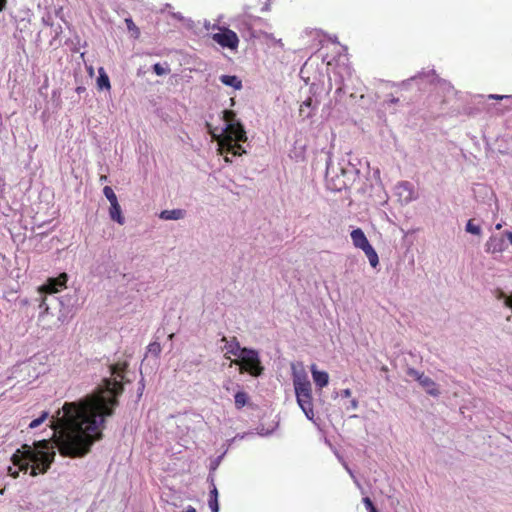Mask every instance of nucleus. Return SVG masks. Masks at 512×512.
<instances>
[{"mask_svg":"<svg viewBox=\"0 0 512 512\" xmlns=\"http://www.w3.org/2000/svg\"><path fill=\"white\" fill-rule=\"evenodd\" d=\"M273 432V429L272 430H269V429H265L263 425L257 427V433L261 436H268V435H271Z\"/></svg>","mask_w":512,"mask_h":512,"instance_id":"33","label":"nucleus"},{"mask_svg":"<svg viewBox=\"0 0 512 512\" xmlns=\"http://www.w3.org/2000/svg\"><path fill=\"white\" fill-rule=\"evenodd\" d=\"M103 193H104L105 197L108 199V201L110 202V204L118 201L115 192L113 191V189L110 186H105L103 188Z\"/></svg>","mask_w":512,"mask_h":512,"instance_id":"27","label":"nucleus"},{"mask_svg":"<svg viewBox=\"0 0 512 512\" xmlns=\"http://www.w3.org/2000/svg\"><path fill=\"white\" fill-rule=\"evenodd\" d=\"M225 344V350L227 354H232L234 356H239L243 347L240 346L239 342L235 337H233L230 341H227L225 337H223Z\"/></svg>","mask_w":512,"mask_h":512,"instance_id":"16","label":"nucleus"},{"mask_svg":"<svg viewBox=\"0 0 512 512\" xmlns=\"http://www.w3.org/2000/svg\"><path fill=\"white\" fill-rule=\"evenodd\" d=\"M238 358L244 363L245 369L250 375L257 377L263 373V367L257 350L243 347Z\"/></svg>","mask_w":512,"mask_h":512,"instance_id":"6","label":"nucleus"},{"mask_svg":"<svg viewBox=\"0 0 512 512\" xmlns=\"http://www.w3.org/2000/svg\"><path fill=\"white\" fill-rule=\"evenodd\" d=\"M363 503L368 512H379L378 509L375 507L373 501L369 497H364Z\"/></svg>","mask_w":512,"mask_h":512,"instance_id":"30","label":"nucleus"},{"mask_svg":"<svg viewBox=\"0 0 512 512\" xmlns=\"http://www.w3.org/2000/svg\"><path fill=\"white\" fill-rule=\"evenodd\" d=\"M466 231L474 234V235H480L481 234V228L479 225H476L473 221V219H470L466 224Z\"/></svg>","mask_w":512,"mask_h":512,"instance_id":"26","label":"nucleus"},{"mask_svg":"<svg viewBox=\"0 0 512 512\" xmlns=\"http://www.w3.org/2000/svg\"><path fill=\"white\" fill-rule=\"evenodd\" d=\"M183 512H196V509L193 506L189 505L185 508V510H183Z\"/></svg>","mask_w":512,"mask_h":512,"instance_id":"40","label":"nucleus"},{"mask_svg":"<svg viewBox=\"0 0 512 512\" xmlns=\"http://www.w3.org/2000/svg\"><path fill=\"white\" fill-rule=\"evenodd\" d=\"M208 505L211 509V512H219L218 498H209Z\"/></svg>","mask_w":512,"mask_h":512,"instance_id":"32","label":"nucleus"},{"mask_svg":"<svg viewBox=\"0 0 512 512\" xmlns=\"http://www.w3.org/2000/svg\"><path fill=\"white\" fill-rule=\"evenodd\" d=\"M220 81L227 85V86H231L237 90H240L242 88V81L237 77V76H234V75H222L220 77Z\"/></svg>","mask_w":512,"mask_h":512,"instance_id":"18","label":"nucleus"},{"mask_svg":"<svg viewBox=\"0 0 512 512\" xmlns=\"http://www.w3.org/2000/svg\"><path fill=\"white\" fill-rule=\"evenodd\" d=\"M128 367V363H115L110 366V374L113 376L123 377L125 370Z\"/></svg>","mask_w":512,"mask_h":512,"instance_id":"20","label":"nucleus"},{"mask_svg":"<svg viewBox=\"0 0 512 512\" xmlns=\"http://www.w3.org/2000/svg\"><path fill=\"white\" fill-rule=\"evenodd\" d=\"M358 406H359V401H358L357 399H355V398H354V399H352V400L350 401V405L347 407V409H353V410H355V409H357V408H358Z\"/></svg>","mask_w":512,"mask_h":512,"instance_id":"34","label":"nucleus"},{"mask_svg":"<svg viewBox=\"0 0 512 512\" xmlns=\"http://www.w3.org/2000/svg\"><path fill=\"white\" fill-rule=\"evenodd\" d=\"M209 132L212 134L214 138L218 141V151L221 155L226 154L224 157L225 162L231 163V159L227 156V154H232L234 156H241L245 153V150L241 146L239 142H245L247 140L246 131L244 130L243 125L238 123L227 124L224 130V134L222 136H216L211 131V124L206 123Z\"/></svg>","mask_w":512,"mask_h":512,"instance_id":"2","label":"nucleus"},{"mask_svg":"<svg viewBox=\"0 0 512 512\" xmlns=\"http://www.w3.org/2000/svg\"><path fill=\"white\" fill-rule=\"evenodd\" d=\"M6 4H7V0H0V12L5 9Z\"/></svg>","mask_w":512,"mask_h":512,"instance_id":"38","label":"nucleus"},{"mask_svg":"<svg viewBox=\"0 0 512 512\" xmlns=\"http://www.w3.org/2000/svg\"><path fill=\"white\" fill-rule=\"evenodd\" d=\"M293 386L299 407L306 418L314 422L312 385L304 371H293Z\"/></svg>","mask_w":512,"mask_h":512,"instance_id":"4","label":"nucleus"},{"mask_svg":"<svg viewBox=\"0 0 512 512\" xmlns=\"http://www.w3.org/2000/svg\"><path fill=\"white\" fill-rule=\"evenodd\" d=\"M419 385L425 390V392L432 397H439L441 391L439 385L429 376L424 375L419 381Z\"/></svg>","mask_w":512,"mask_h":512,"instance_id":"11","label":"nucleus"},{"mask_svg":"<svg viewBox=\"0 0 512 512\" xmlns=\"http://www.w3.org/2000/svg\"><path fill=\"white\" fill-rule=\"evenodd\" d=\"M185 214L183 209L163 210L159 217L163 220H179L184 218Z\"/></svg>","mask_w":512,"mask_h":512,"instance_id":"15","label":"nucleus"},{"mask_svg":"<svg viewBox=\"0 0 512 512\" xmlns=\"http://www.w3.org/2000/svg\"><path fill=\"white\" fill-rule=\"evenodd\" d=\"M103 385L111 397L96 391L76 401L65 402L56 412L61 426L57 444L62 456L82 458L102 440L106 419L113 416L119 405L118 397L124 391L123 384L116 378H104Z\"/></svg>","mask_w":512,"mask_h":512,"instance_id":"1","label":"nucleus"},{"mask_svg":"<svg viewBox=\"0 0 512 512\" xmlns=\"http://www.w3.org/2000/svg\"><path fill=\"white\" fill-rule=\"evenodd\" d=\"M160 353H161L160 343L154 341L148 345L146 357L148 356V354H151L157 359L159 357Z\"/></svg>","mask_w":512,"mask_h":512,"instance_id":"21","label":"nucleus"},{"mask_svg":"<svg viewBox=\"0 0 512 512\" xmlns=\"http://www.w3.org/2000/svg\"><path fill=\"white\" fill-rule=\"evenodd\" d=\"M100 180H101V181H106V180H107V176H105V175H104V176H101Z\"/></svg>","mask_w":512,"mask_h":512,"instance_id":"41","label":"nucleus"},{"mask_svg":"<svg viewBox=\"0 0 512 512\" xmlns=\"http://www.w3.org/2000/svg\"><path fill=\"white\" fill-rule=\"evenodd\" d=\"M312 377L315 385L322 389L329 383V374L326 371L317 370L316 365L311 366Z\"/></svg>","mask_w":512,"mask_h":512,"instance_id":"12","label":"nucleus"},{"mask_svg":"<svg viewBox=\"0 0 512 512\" xmlns=\"http://www.w3.org/2000/svg\"><path fill=\"white\" fill-rule=\"evenodd\" d=\"M352 394V391L347 388V389H343L341 392H340V396L343 397V398H348L350 397Z\"/></svg>","mask_w":512,"mask_h":512,"instance_id":"35","label":"nucleus"},{"mask_svg":"<svg viewBox=\"0 0 512 512\" xmlns=\"http://www.w3.org/2000/svg\"><path fill=\"white\" fill-rule=\"evenodd\" d=\"M8 471L9 475L13 478H17L19 476V470H13L12 467H9Z\"/></svg>","mask_w":512,"mask_h":512,"instance_id":"37","label":"nucleus"},{"mask_svg":"<svg viewBox=\"0 0 512 512\" xmlns=\"http://www.w3.org/2000/svg\"><path fill=\"white\" fill-rule=\"evenodd\" d=\"M68 281L67 273L63 272L59 274L57 277L48 278L44 288L48 293H57L61 291L63 288H66V283Z\"/></svg>","mask_w":512,"mask_h":512,"instance_id":"8","label":"nucleus"},{"mask_svg":"<svg viewBox=\"0 0 512 512\" xmlns=\"http://www.w3.org/2000/svg\"><path fill=\"white\" fill-rule=\"evenodd\" d=\"M34 448L23 444L26 450L28 462H30V475L35 477L38 474H45L55 459V452L50 448L49 442L45 439L36 441Z\"/></svg>","mask_w":512,"mask_h":512,"instance_id":"3","label":"nucleus"},{"mask_svg":"<svg viewBox=\"0 0 512 512\" xmlns=\"http://www.w3.org/2000/svg\"><path fill=\"white\" fill-rule=\"evenodd\" d=\"M212 39L221 47L229 48L231 50L237 49L239 45V38L237 34L228 28L220 29L219 32L214 33L212 35Z\"/></svg>","mask_w":512,"mask_h":512,"instance_id":"7","label":"nucleus"},{"mask_svg":"<svg viewBox=\"0 0 512 512\" xmlns=\"http://www.w3.org/2000/svg\"><path fill=\"white\" fill-rule=\"evenodd\" d=\"M98 78H97V86L100 90H110L111 89V84H110V80H109V77L107 75V73L105 72L104 68L103 67H100L98 69Z\"/></svg>","mask_w":512,"mask_h":512,"instance_id":"17","label":"nucleus"},{"mask_svg":"<svg viewBox=\"0 0 512 512\" xmlns=\"http://www.w3.org/2000/svg\"><path fill=\"white\" fill-rule=\"evenodd\" d=\"M48 417H49V412L48 411H42L40 416L38 418L32 420L30 422V424L28 425V427L30 429H34V428L40 426Z\"/></svg>","mask_w":512,"mask_h":512,"instance_id":"22","label":"nucleus"},{"mask_svg":"<svg viewBox=\"0 0 512 512\" xmlns=\"http://www.w3.org/2000/svg\"><path fill=\"white\" fill-rule=\"evenodd\" d=\"M223 454L216 457L215 459H213L211 462H210V466H209V473H214V471L218 468V466L220 465V462L223 458Z\"/></svg>","mask_w":512,"mask_h":512,"instance_id":"31","label":"nucleus"},{"mask_svg":"<svg viewBox=\"0 0 512 512\" xmlns=\"http://www.w3.org/2000/svg\"><path fill=\"white\" fill-rule=\"evenodd\" d=\"M485 247L488 253H502L506 249L505 239L502 236H491L487 240Z\"/></svg>","mask_w":512,"mask_h":512,"instance_id":"9","label":"nucleus"},{"mask_svg":"<svg viewBox=\"0 0 512 512\" xmlns=\"http://www.w3.org/2000/svg\"><path fill=\"white\" fill-rule=\"evenodd\" d=\"M153 71L158 75L162 76L170 72L169 68H164L160 63L153 65Z\"/></svg>","mask_w":512,"mask_h":512,"instance_id":"29","label":"nucleus"},{"mask_svg":"<svg viewBox=\"0 0 512 512\" xmlns=\"http://www.w3.org/2000/svg\"><path fill=\"white\" fill-rule=\"evenodd\" d=\"M235 406L237 409L243 408L249 401V396L244 391H238L234 395Z\"/></svg>","mask_w":512,"mask_h":512,"instance_id":"19","label":"nucleus"},{"mask_svg":"<svg viewBox=\"0 0 512 512\" xmlns=\"http://www.w3.org/2000/svg\"><path fill=\"white\" fill-rule=\"evenodd\" d=\"M11 461L15 466H18L21 471L27 472L30 468V462H28V456L23 446L17 449L11 456Z\"/></svg>","mask_w":512,"mask_h":512,"instance_id":"10","label":"nucleus"},{"mask_svg":"<svg viewBox=\"0 0 512 512\" xmlns=\"http://www.w3.org/2000/svg\"><path fill=\"white\" fill-rule=\"evenodd\" d=\"M109 215L113 221L117 222L120 225L124 224L125 218L122 215L121 206L118 201L110 204Z\"/></svg>","mask_w":512,"mask_h":512,"instance_id":"14","label":"nucleus"},{"mask_svg":"<svg viewBox=\"0 0 512 512\" xmlns=\"http://www.w3.org/2000/svg\"><path fill=\"white\" fill-rule=\"evenodd\" d=\"M351 239L356 248L363 250L372 267H376L379 263L378 254L369 243L362 229L357 228L351 232Z\"/></svg>","mask_w":512,"mask_h":512,"instance_id":"5","label":"nucleus"},{"mask_svg":"<svg viewBox=\"0 0 512 512\" xmlns=\"http://www.w3.org/2000/svg\"><path fill=\"white\" fill-rule=\"evenodd\" d=\"M207 481L211 485V489L209 492V498H218L219 493H218V489L214 483V475H212V473H209V475L207 477Z\"/></svg>","mask_w":512,"mask_h":512,"instance_id":"24","label":"nucleus"},{"mask_svg":"<svg viewBox=\"0 0 512 512\" xmlns=\"http://www.w3.org/2000/svg\"><path fill=\"white\" fill-rule=\"evenodd\" d=\"M406 375L418 382L425 374L423 372L418 371L415 368L409 367L406 370Z\"/></svg>","mask_w":512,"mask_h":512,"instance_id":"28","label":"nucleus"},{"mask_svg":"<svg viewBox=\"0 0 512 512\" xmlns=\"http://www.w3.org/2000/svg\"><path fill=\"white\" fill-rule=\"evenodd\" d=\"M125 23H126V26H127V29L133 33V36L135 38H138L139 35H140V30L139 28L135 25V23L133 22V20L131 18H126L125 19Z\"/></svg>","mask_w":512,"mask_h":512,"instance_id":"25","label":"nucleus"},{"mask_svg":"<svg viewBox=\"0 0 512 512\" xmlns=\"http://www.w3.org/2000/svg\"><path fill=\"white\" fill-rule=\"evenodd\" d=\"M504 235L507 237L508 241L512 244V232L506 231Z\"/></svg>","mask_w":512,"mask_h":512,"instance_id":"39","label":"nucleus"},{"mask_svg":"<svg viewBox=\"0 0 512 512\" xmlns=\"http://www.w3.org/2000/svg\"><path fill=\"white\" fill-rule=\"evenodd\" d=\"M510 96H507V95H495V94H491L488 96L489 99H495V100H502L504 98H509Z\"/></svg>","mask_w":512,"mask_h":512,"instance_id":"36","label":"nucleus"},{"mask_svg":"<svg viewBox=\"0 0 512 512\" xmlns=\"http://www.w3.org/2000/svg\"><path fill=\"white\" fill-rule=\"evenodd\" d=\"M315 109L316 106L313 105L312 97H308L300 104L299 117H301L302 120L311 118L314 115Z\"/></svg>","mask_w":512,"mask_h":512,"instance_id":"13","label":"nucleus"},{"mask_svg":"<svg viewBox=\"0 0 512 512\" xmlns=\"http://www.w3.org/2000/svg\"><path fill=\"white\" fill-rule=\"evenodd\" d=\"M223 120L226 122V125L239 122L236 119V113L233 110H224L223 111Z\"/></svg>","mask_w":512,"mask_h":512,"instance_id":"23","label":"nucleus"}]
</instances>
